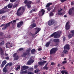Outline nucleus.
Wrapping results in <instances>:
<instances>
[{
	"mask_svg": "<svg viewBox=\"0 0 74 74\" xmlns=\"http://www.w3.org/2000/svg\"><path fill=\"white\" fill-rule=\"evenodd\" d=\"M16 23V20H14L12 21H10L9 23H8L5 24H2L1 26L0 27H3V26H4L2 28V29L3 30H4L6 29L7 27H8V26H10V24L11 23L12 25H13V23Z\"/></svg>",
	"mask_w": 74,
	"mask_h": 74,
	"instance_id": "obj_1",
	"label": "nucleus"
},
{
	"mask_svg": "<svg viewBox=\"0 0 74 74\" xmlns=\"http://www.w3.org/2000/svg\"><path fill=\"white\" fill-rule=\"evenodd\" d=\"M32 49V48L31 47H29V48L27 49L26 51L23 52L22 55V57H24V58H26V56L29 55L30 52V50Z\"/></svg>",
	"mask_w": 74,
	"mask_h": 74,
	"instance_id": "obj_2",
	"label": "nucleus"
},
{
	"mask_svg": "<svg viewBox=\"0 0 74 74\" xmlns=\"http://www.w3.org/2000/svg\"><path fill=\"white\" fill-rule=\"evenodd\" d=\"M60 32H55L53 33L50 36L51 37H52L54 36V38H59L60 37Z\"/></svg>",
	"mask_w": 74,
	"mask_h": 74,
	"instance_id": "obj_3",
	"label": "nucleus"
},
{
	"mask_svg": "<svg viewBox=\"0 0 74 74\" xmlns=\"http://www.w3.org/2000/svg\"><path fill=\"white\" fill-rule=\"evenodd\" d=\"M53 24H54L53 26L57 25V22L53 19H51L48 22V25L49 26H52Z\"/></svg>",
	"mask_w": 74,
	"mask_h": 74,
	"instance_id": "obj_4",
	"label": "nucleus"
},
{
	"mask_svg": "<svg viewBox=\"0 0 74 74\" xmlns=\"http://www.w3.org/2000/svg\"><path fill=\"white\" fill-rule=\"evenodd\" d=\"M32 2L31 1H27V0H24V3L26 4L25 6H27L28 8H30L31 7V4Z\"/></svg>",
	"mask_w": 74,
	"mask_h": 74,
	"instance_id": "obj_5",
	"label": "nucleus"
},
{
	"mask_svg": "<svg viewBox=\"0 0 74 74\" xmlns=\"http://www.w3.org/2000/svg\"><path fill=\"white\" fill-rule=\"evenodd\" d=\"M64 52L65 54H68V51L66 50H70V45L68 44H66L64 47Z\"/></svg>",
	"mask_w": 74,
	"mask_h": 74,
	"instance_id": "obj_6",
	"label": "nucleus"
},
{
	"mask_svg": "<svg viewBox=\"0 0 74 74\" xmlns=\"http://www.w3.org/2000/svg\"><path fill=\"white\" fill-rule=\"evenodd\" d=\"M8 9L7 8V6H6L2 9L0 10V14H4L8 11Z\"/></svg>",
	"mask_w": 74,
	"mask_h": 74,
	"instance_id": "obj_7",
	"label": "nucleus"
},
{
	"mask_svg": "<svg viewBox=\"0 0 74 74\" xmlns=\"http://www.w3.org/2000/svg\"><path fill=\"white\" fill-rule=\"evenodd\" d=\"M58 51V48H53L50 51V53L51 55L55 53L56 51Z\"/></svg>",
	"mask_w": 74,
	"mask_h": 74,
	"instance_id": "obj_8",
	"label": "nucleus"
},
{
	"mask_svg": "<svg viewBox=\"0 0 74 74\" xmlns=\"http://www.w3.org/2000/svg\"><path fill=\"white\" fill-rule=\"evenodd\" d=\"M70 23L69 21L67 22L65 25V29L66 30H68L70 29V25L69 24Z\"/></svg>",
	"mask_w": 74,
	"mask_h": 74,
	"instance_id": "obj_9",
	"label": "nucleus"
},
{
	"mask_svg": "<svg viewBox=\"0 0 74 74\" xmlns=\"http://www.w3.org/2000/svg\"><path fill=\"white\" fill-rule=\"evenodd\" d=\"M23 22L21 21L17 24V27L20 28L22 25H23Z\"/></svg>",
	"mask_w": 74,
	"mask_h": 74,
	"instance_id": "obj_10",
	"label": "nucleus"
},
{
	"mask_svg": "<svg viewBox=\"0 0 74 74\" xmlns=\"http://www.w3.org/2000/svg\"><path fill=\"white\" fill-rule=\"evenodd\" d=\"M74 12V7H73L71 8L69 10L68 13L69 15H71L72 13Z\"/></svg>",
	"mask_w": 74,
	"mask_h": 74,
	"instance_id": "obj_11",
	"label": "nucleus"
},
{
	"mask_svg": "<svg viewBox=\"0 0 74 74\" xmlns=\"http://www.w3.org/2000/svg\"><path fill=\"white\" fill-rule=\"evenodd\" d=\"M53 41L54 42L56 43V45H58V42H59V39L58 38H55L53 40Z\"/></svg>",
	"mask_w": 74,
	"mask_h": 74,
	"instance_id": "obj_12",
	"label": "nucleus"
},
{
	"mask_svg": "<svg viewBox=\"0 0 74 74\" xmlns=\"http://www.w3.org/2000/svg\"><path fill=\"white\" fill-rule=\"evenodd\" d=\"M52 39H50L49 41L48 42L46 43L45 44L46 47H49V45L51 44V41H52Z\"/></svg>",
	"mask_w": 74,
	"mask_h": 74,
	"instance_id": "obj_13",
	"label": "nucleus"
},
{
	"mask_svg": "<svg viewBox=\"0 0 74 74\" xmlns=\"http://www.w3.org/2000/svg\"><path fill=\"white\" fill-rule=\"evenodd\" d=\"M44 13H45V10H44V9H42L39 12V15H41L42 14V15H43L44 14Z\"/></svg>",
	"mask_w": 74,
	"mask_h": 74,
	"instance_id": "obj_14",
	"label": "nucleus"
},
{
	"mask_svg": "<svg viewBox=\"0 0 74 74\" xmlns=\"http://www.w3.org/2000/svg\"><path fill=\"white\" fill-rule=\"evenodd\" d=\"M47 61H44L42 62H38V64L40 65V66H43L45 64V63H46Z\"/></svg>",
	"mask_w": 74,
	"mask_h": 74,
	"instance_id": "obj_15",
	"label": "nucleus"
},
{
	"mask_svg": "<svg viewBox=\"0 0 74 74\" xmlns=\"http://www.w3.org/2000/svg\"><path fill=\"white\" fill-rule=\"evenodd\" d=\"M23 14V12H17L16 15L17 16H21Z\"/></svg>",
	"mask_w": 74,
	"mask_h": 74,
	"instance_id": "obj_16",
	"label": "nucleus"
},
{
	"mask_svg": "<svg viewBox=\"0 0 74 74\" xmlns=\"http://www.w3.org/2000/svg\"><path fill=\"white\" fill-rule=\"evenodd\" d=\"M6 63H7V61L6 60L3 61L2 62V64L1 65L2 67H3V66H4V65H5Z\"/></svg>",
	"mask_w": 74,
	"mask_h": 74,
	"instance_id": "obj_17",
	"label": "nucleus"
},
{
	"mask_svg": "<svg viewBox=\"0 0 74 74\" xmlns=\"http://www.w3.org/2000/svg\"><path fill=\"white\" fill-rule=\"evenodd\" d=\"M61 73L62 74H68V72L66 70H63L61 71Z\"/></svg>",
	"mask_w": 74,
	"mask_h": 74,
	"instance_id": "obj_18",
	"label": "nucleus"
},
{
	"mask_svg": "<svg viewBox=\"0 0 74 74\" xmlns=\"http://www.w3.org/2000/svg\"><path fill=\"white\" fill-rule=\"evenodd\" d=\"M26 73H27V70L24 71H21L20 72L21 74H26Z\"/></svg>",
	"mask_w": 74,
	"mask_h": 74,
	"instance_id": "obj_19",
	"label": "nucleus"
},
{
	"mask_svg": "<svg viewBox=\"0 0 74 74\" xmlns=\"http://www.w3.org/2000/svg\"><path fill=\"white\" fill-rule=\"evenodd\" d=\"M31 52L32 54H35V52H36V49H32L31 51Z\"/></svg>",
	"mask_w": 74,
	"mask_h": 74,
	"instance_id": "obj_20",
	"label": "nucleus"
},
{
	"mask_svg": "<svg viewBox=\"0 0 74 74\" xmlns=\"http://www.w3.org/2000/svg\"><path fill=\"white\" fill-rule=\"evenodd\" d=\"M3 52H4V51L3 50V48L1 47L0 48V53H1V55H3Z\"/></svg>",
	"mask_w": 74,
	"mask_h": 74,
	"instance_id": "obj_21",
	"label": "nucleus"
},
{
	"mask_svg": "<svg viewBox=\"0 0 74 74\" xmlns=\"http://www.w3.org/2000/svg\"><path fill=\"white\" fill-rule=\"evenodd\" d=\"M8 45H9V47H11V48L12 47V44H10V43H6V47H7Z\"/></svg>",
	"mask_w": 74,
	"mask_h": 74,
	"instance_id": "obj_22",
	"label": "nucleus"
},
{
	"mask_svg": "<svg viewBox=\"0 0 74 74\" xmlns=\"http://www.w3.org/2000/svg\"><path fill=\"white\" fill-rule=\"evenodd\" d=\"M74 35H73L72 34H69L68 36L69 39H70V38H72L73 37H74Z\"/></svg>",
	"mask_w": 74,
	"mask_h": 74,
	"instance_id": "obj_23",
	"label": "nucleus"
},
{
	"mask_svg": "<svg viewBox=\"0 0 74 74\" xmlns=\"http://www.w3.org/2000/svg\"><path fill=\"white\" fill-rule=\"evenodd\" d=\"M12 7V3H9L8 5V7L9 8H11Z\"/></svg>",
	"mask_w": 74,
	"mask_h": 74,
	"instance_id": "obj_24",
	"label": "nucleus"
},
{
	"mask_svg": "<svg viewBox=\"0 0 74 74\" xmlns=\"http://www.w3.org/2000/svg\"><path fill=\"white\" fill-rule=\"evenodd\" d=\"M52 3H47L46 5V8L49 7H50V5H52Z\"/></svg>",
	"mask_w": 74,
	"mask_h": 74,
	"instance_id": "obj_25",
	"label": "nucleus"
},
{
	"mask_svg": "<svg viewBox=\"0 0 74 74\" xmlns=\"http://www.w3.org/2000/svg\"><path fill=\"white\" fill-rule=\"evenodd\" d=\"M32 62H33V61H32L31 60H29L28 62H27V64L28 65H30L32 64Z\"/></svg>",
	"mask_w": 74,
	"mask_h": 74,
	"instance_id": "obj_26",
	"label": "nucleus"
},
{
	"mask_svg": "<svg viewBox=\"0 0 74 74\" xmlns=\"http://www.w3.org/2000/svg\"><path fill=\"white\" fill-rule=\"evenodd\" d=\"M31 26H32V28H34L35 27H36V24L35 23H33L31 25Z\"/></svg>",
	"mask_w": 74,
	"mask_h": 74,
	"instance_id": "obj_27",
	"label": "nucleus"
},
{
	"mask_svg": "<svg viewBox=\"0 0 74 74\" xmlns=\"http://www.w3.org/2000/svg\"><path fill=\"white\" fill-rule=\"evenodd\" d=\"M23 69L24 70H26V69H27L29 68V66H22Z\"/></svg>",
	"mask_w": 74,
	"mask_h": 74,
	"instance_id": "obj_28",
	"label": "nucleus"
},
{
	"mask_svg": "<svg viewBox=\"0 0 74 74\" xmlns=\"http://www.w3.org/2000/svg\"><path fill=\"white\" fill-rule=\"evenodd\" d=\"M29 36H32V37H34V36L36 35L35 34H32V33L30 32H29Z\"/></svg>",
	"mask_w": 74,
	"mask_h": 74,
	"instance_id": "obj_29",
	"label": "nucleus"
},
{
	"mask_svg": "<svg viewBox=\"0 0 74 74\" xmlns=\"http://www.w3.org/2000/svg\"><path fill=\"white\" fill-rule=\"evenodd\" d=\"M35 29L36 30H37V31L38 32H39L41 30V28H40L36 27L35 28Z\"/></svg>",
	"mask_w": 74,
	"mask_h": 74,
	"instance_id": "obj_30",
	"label": "nucleus"
},
{
	"mask_svg": "<svg viewBox=\"0 0 74 74\" xmlns=\"http://www.w3.org/2000/svg\"><path fill=\"white\" fill-rule=\"evenodd\" d=\"M48 67L47 66H44L43 67L42 69L43 70H47L48 69Z\"/></svg>",
	"mask_w": 74,
	"mask_h": 74,
	"instance_id": "obj_31",
	"label": "nucleus"
},
{
	"mask_svg": "<svg viewBox=\"0 0 74 74\" xmlns=\"http://www.w3.org/2000/svg\"><path fill=\"white\" fill-rule=\"evenodd\" d=\"M19 59V56L17 55L15 58H14V60H18Z\"/></svg>",
	"mask_w": 74,
	"mask_h": 74,
	"instance_id": "obj_32",
	"label": "nucleus"
},
{
	"mask_svg": "<svg viewBox=\"0 0 74 74\" xmlns=\"http://www.w3.org/2000/svg\"><path fill=\"white\" fill-rule=\"evenodd\" d=\"M3 72H4V73H6V72H7V69H6V67H5L3 68Z\"/></svg>",
	"mask_w": 74,
	"mask_h": 74,
	"instance_id": "obj_33",
	"label": "nucleus"
},
{
	"mask_svg": "<svg viewBox=\"0 0 74 74\" xmlns=\"http://www.w3.org/2000/svg\"><path fill=\"white\" fill-rule=\"evenodd\" d=\"M17 6H18V4H17L16 3H15L14 4L13 8H16V7H17Z\"/></svg>",
	"mask_w": 74,
	"mask_h": 74,
	"instance_id": "obj_34",
	"label": "nucleus"
},
{
	"mask_svg": "<svg viewBox=\"0 0 74 74\" xmlns=\"http://www.w3.org/2000/svg\"><path fill=\"white\" fill-rule=\"evenodd\" d=\"M70 33L72 34L74 36V30H72L70 31Z\"/></svg>",
	"mask_w": 74,
	"mask_h": 74,
	"instance_id": "obj_35",
	"label": "nucleus"
},
{
	"mask_svg": "<svg viewBox=\"0 0 74 74\" xmlns=\"http://www.w3.org/2000/svg\"><path fill=\"white\" fill-rule=\"evenodd\" d=\"M4 44V41H3L0 43V45L1 46Z\"/></svg>",
	"mask_w": 74,
	"mask_h": 74,
	"instance_id": "obj_36",
	"label": "nucleus"
},
{
	"mask_svg": "<svg viewBox=\"0 0 74 74\" xmlns=\"http://www.w3.org/2000/svg\"><path fill=\"white\" fill-rule=\"evenodd\" d=\"M20 65H18L17 66V67L16 68V71H18V69H20Z\"/></svg>",
	"mask_w": 74,
	"mask_h": 74,
	"instance_id": "obj_37",
	"label": "nucleus"
},
{
	"mask_svg": "<svg viewBox=\"0 0 74 74\" xmlns=\"http://www.w3.org/2000/svg\"><path fill=\"white\" fill-rule=\"evenodd\" d=\"M17 54V53H14V54L13 55V57H14V58H15V57H16V56H17L16 55Z\"/></svg>",
	"mask_w": 74,
	"mask_h": 74,
	"instance_id": "obj_38",
	"label": "nucleus"
},
{
	"mask_svg": "<svg viewBox=\"0 0 74 74\" xmlns=\"http://www.w3.org/2000/svg\"><path fill=\"white\" fill-rule=\"evenodd\" d=\"M58 14L59 15H63V13H58Z\"/></svg>",
	"mask_w": 74,
	"mask_h": 74,
	"instance_id": "obj_39",
	"label": "nucleus"
},
{
	"mask_svg": "<svg viewBox=\"0 0 74 74\" xmlns=\"http://www.w3.org/2000/svg\"><path fill=\"white\" fill-rule=\"evenodd\" d=\"M22 9V7H21L19 8L17 10V12H20V10Z\"/></svg>",
	"mask_w": 74,
	"mask_h": 74,
	"instance_id": "obj_40",
	"label": "nucleus"
},
{
	"mask_svg": "<svg viewBox=\"0 0 74 74\" xmlns=\"http://www.w3.org/2000/svg\"><path fill=\"white\" fill-rule=\"evenodd\" d=\"M47 10L48 11H50L51 10V8L50 7H48L47 8Z\"/></svg>",
	"mask_w": 74,
	"mask_h": 74,
	"instance_id": "obj_41",
	"label": "nucleus"
},
{
	"mask_svg": "<svg viewBox=\"0 0 74 74\" xmlns=\"http://www.w3.org/2000/svg\"><path fill=\"white\" fill-rule=\"evenodd\" d=\"M55 26H56L54 27V29H57V28H58V24H57V25H55Z\"/></svg>",
	"mask_w": 74,
	"mask_h": 74,
	"instance_id": "obj_42",
	"label": "nucleus"
},
{
	"mask_svg": "<svg viewBox=\"0 0 74 74\" xmlns=\"http://www.w3.org/2000/svg\"><path fill=\"white\" fill-rule=\"evenodd\" d=\"M2 19H5V16H2Z\"/></svg>",
	"mask_w": 74,
	"mask_h": 74,
	"instance_id": "obj_43",
	"label": "nucleus"
},
{
	"mask_svg": "<svg viewBox=\"0 0 74 74\" xmlns=\"http://www.w3.org/2000/svg\"><path fill=\"white\" fill-rule=\"evenodd\" d=\"M61 55L62 56V57H64V53H61Z\"/></svg>",
	"mask_w": 74,
	"mask_h": 74,
	"instance_id": "obj_44",
	"label": "nucleus"
},
{
	"mask_svg": "<svg viewBox=\"0 0 74 74\" xmlns=\"http://www.w3.org/2000/svg\"><path fill=\"white\" fill-rule=\"evenodd\" d=\"M62 64H65V63H67V61H63L62 63Z\"/></svg>",
	"mask_w": 74,
	"mask_h": 74,
	"instance_id": "obj_45",
	"label": "nucleus"
},
{
	"mask_svg": "<svg viewBox=\"0 0 74 74\" xmlns=\"http://www.w3.org/2000/svg\"><path fill=\"white\" fill-rule=\"evenodd\" d=\"M67 0H60L61 3H63V2H64V1H67Z\"/></svg>",
	"mask_w": 74,
	"mask_h": 74,
	"instance_id": "obj_46",
	"label": "nucleus"
},
{
	"mask_svg": "<svg viewBox=\"0 0 74 74\" xmlns=\"http://www.w3.org/2000/svg\"><path fill=\"white\" fill-rule=\"evenodd\" d=\"M16 0H10V1L11 3H14L15 2Z\"/></svg>",
	"mask_w": 74,
	"mask_h": 74,
	"instance_id": "obj_47",
	"label": "nucleus"
},
{
	"mask_svg": "<svg viewBox=\"0 0 74 74\" xmlns=\"http://www.w3.org/2000/svg\"><path fill=\"white\" fill-rule=\"evenodd\" d=\"M5 59H6V60H9V57L7 56L5 57Z\"/></svg>",
	"mask_w": 74,
	"mask_h": 74,
	"instance_id": "obj_48",
	"label": "nucleus"
},
{
	"mask_svg": "<svg viewBox=\"0 0 74 74\" xmlns=\"http://www.w3.org/2000/svg\"><path fill=\"white\" fill-rule=\"evenodd\" d=\"M0 36H3V33L0 32Z\"/></svg>",
	"mask_w": 74,
	"mask_h": 74,
	"instance_id": "obj_49",
	"label": "nucleus"
},
{
	"mask_svg": "<svg viewBox=\"0 0 74 74\" xmlns=\"http://www.w3.org/2000/svg\"><path fill=\"white\" fill-rule=\"evenodd\" d=\"M9 65L10 66H11L12 65V62H10L9 63Z\"/></svg>",
	"mask_w": 74,
	"mask_h": 74,
	"instance_id": "obj_50",
	"label": "nucleus"
},
{
	"mask_svg": "<svg viewBox=\"0 0 74 74\" xmlns=\"http://www.w3.org/2000/svg\"><path fill=\"white\" fill-rule=\"evenodd\" d=\"M22 9L23 11V12H24V11H25V7H23L22 8Z\"/></svg>",
	"mask_w": 74,
	"mask_h": 74,
	"instance_id": "obj_51",
	"label": "nucleus"
},
{
	"mask_svg": "<svg viewBox=\"0 0 74 74\" xmlns=\"http://www.w3.org/2000/svg\"><path fill=\"white\" fill-rule=\"evenodd\" d=\"M32 12L33 11V12H36V11H37V10L36 9H32Z\"/></svg>",
	"mask_w": 74,
	"mask_h": 74,
	"instance_id": "obj_52",
	"label": "nucleus"
},
{
	"mask_svg": "<svg viewBox=\"0 0 74 74\" xmlns=\"http://www.w3.org/2000/svg\"><path fill=\"white\" fill-rule=\"evenodd\" d=\"M23 49L22 48H21L19 49V51H22Z\"/></svg>",
	"mask_w": 74,
	"mask_h": 74,
	"instance_id": "obj_53",
	"label": "nucleus"
},
{
	"mask_svg": "<svg viewBox=\"0 0 74 74\" xmlns=\"http://www.w3.org/2000/svg\"><path fill=\"white\" fill-rule=\"evenodd\" d=\"M62 10H63V9H61L60 10H58V12H61L62 11Z\"/></svg>",
	"mask_w": 74,
	"mask_h": 74,
	"instance_id": "obj_54",
	"label": "nucleus"
},
{
	"mask_svg": "<svg viewBox=\"0 0 74 74\" xmlns=\"http://www.w3.org/2000/svg\"><path fill=\"white\" fill-rule=\"evenodd\" d=\"M53 13H52V12H51L50 13V16H52V15H53Z\"/></svg>",
	"mask_w": 74,
	"mask_h": 74,
	"instance_id": "obj_55",
	"label": "nucleus"
},
{
	"mask_svg": "<svg viewBox=\"0 0 74 74\" xmlns=\"http://www.w3.org/2000/svg\"><path fill=\"white\" fill-rule=\"evenodd\" d=\"M65 40H66V37H64L63 38V41H65Z\"/></svg>",
	"mask_w": 74,
	"mask_h": 74,
	"instance_id": "obj_56",
	"label": "nucleus"
},
{
	"mask_svg": "<svg viewBox=\"0 0 74 74\" xmlns=\"http://www.w3.org/2000/svg\"><path fill=\"white\" fill-rule=\"evenodd\" d=\"M36 71L38 73V71H40V70L38 69H36Z\"/></svg>",
	"mask_w": 74,
	"mask_h": 74,
	"instance_id": "obj_57",
	"label": "nucleus"
},
{
	"mask_svg": "<svg viewBox=\"0 0 74 74\" xmlns=\"http://www.w3.org/2000/svg\"><path fill=\"white\" fill-rule=\"evenodd\" d=\"M9 65V63H8L5 66V67H7Z\"/></svg>",
	"mask_w": 74,
	"mask_h": 74,
	"instance_id": "obj_58",
	"label": "nucleus"
},
{
	"mask_svg": "<svg viewBox=\"0 0 74 74\" xmlns=\"http://www.w3.org/2000/svg\"><path fill=\"white\" fill-rule=\"evenodd\" d=\"M38 32H39L38 31H36L35 33V34H37L38 33Z\"/></svg>",
	"mask_w": 74,
	"mask_h": 74,
	"instance_id": "obj_59",
	"label": "nucleus"
},
{
	"mask_svg": "<svg viewBox=\"0 0 74 74\" xmlns=\"http://www.w3.org/2000/svg\"><path fill=\"white\" fill-rule=\"evenodd\" d=\"M32 72H29L27 74H32Z\"/></svg>",
	"mask_w": 74,
	"mask_h": 74,
	"instance_id": "obj_60",
	"label": "nucleus"
},
{
	"mask_svg": "<svg viewBox=\"0 0 74 74\" xmlns=\"http://www.w3.org/2000/svg\"><path fill=\"white\" fill-rule=\"evenodd\" d=\"M25 70L23 68H21V71H23V70Z\"/></svg>",
	"mask_w": 74,
	"mask_h": 74,
	"instance_id": "obj_61",
	"label": "nucleus"
},
{
	"mask_svg": "<svg viewBox=\"0 0 74 74\" xmlns=\"http://www.w3.org/2000/svg\"><path fill=\"white\" fill-rule=\"evenodd\" d=\"M41 50H42V49H41L40 48H39L38 49V51H41Z\"/></svg>",
	"mask_w": 74,
	"mask_h": 74,
	"instance_id": "obj_62",
	"label": "nucleus"
},
{
	"mask_svg": "<svg viewBox=\"0 0 74 74\" xmlns=\"http://www.w3.org/2000/svg\"><path fill=\"white\" fill-rule=\"evenodd\" d=\"M34 22H35V20H33V21L32 22V23H34Z\"/></svg>",
	"mask_w": 74,
	"mask_h": 74,
	"instance_id": "obj_63",
	"label": "nucleus"
},
{
	"mask_svg": "<svg viewBox=\"0 0 74 74\" xmlns=\"http://www.w3.org/2000/svg\"><path fill=\"white\" fill-rule=\"evenodd\" d=\"M29 70H33V69L32 68H30L29 69Z\"/></svg>",
	"mask_w": 74,
	"mask_h": 74,
	"instance_id": "obj_64",
	"label": "nucleus"
}]
</instances>
